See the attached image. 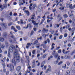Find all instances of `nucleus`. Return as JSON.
<instances>
[{"label": "nucleus", "instance_id": "11", "mask_svg": "<svg viewBox=\"0 0 75 75\" xmlns=\"http://www.w3.org/2000/svg\"><path fill=\"white\" fill-rule=\"evenodd\" d=\"M66 75H71L70 71L69 70H67L66 72Z\"/></svg>", "mask_w": 75, "mask_h": 75}, {"label": "nucleus", "instance_id": "60", "mask_svg": "<svg viewBox=\"0 0 75 75\" xmlns=\"http://www.w3.org/2000/svg\"><path fill=\"white\" fill-rule=\"evenodd\" d=\"M65 50L64 49H63L62 50V52L63 53V54H64L65 52Z\"/></svg>", "mask_w": 75, "mask_h": 75}, {"label": "nucleus", "instance_id": "15", "mask_svg": "<svg viewBox=\"0 0 75 75\" xmlns=\"http://www.w3.org/2000/svg\"><path fill=\"white\" fill-rule=\"evenodd\" d=\"M25 12L27 14V15L28 16H29L30 15V12H29V11H25Z\"/></svg>", "mask_w": 75, "mask_h": 75}, {"label": "nucleus", "instance_id": "56", "mask_svg": "<svg viewBox=\"0 0 75 75\" xmlns=\"http://www.w3.org/2000/svg\"><path fill=\"white\" fill-rule=\"evenodd\" d=\"M61 24V23H60L59 24H56V25H57V27H59V25Z\"/></svg>", "mask_w": 75, "mask_h": 75}, {"label": "nucleus", "instance_id": "49", "mask_svg": "<svg viewBox=\"0 0 75 75\" xmlns=\"http://www.w3.org/2000/svg\"><path fill=\"white\" fill-rule=\"evenodd\" d=\"M5 47V46H4V45H2L1 46V48H4Z\"/></svg>", "mask_w": 75, "mask_h": 75}, {"label": "nucleus", "instance_id": "30", "mask_svg": "<svg viewBox=\"0 0 75 75\" xmlns=\"http://www.w3.org/2000/svg\"><path fill=\"white\" fill-rule=\"evenodd\" d=\"M67 36H68V34L66 33H65L64 34V37H65V38H66V37H67Z\"/></svg>", "mask_w": 75, "mask_h": 75}, {"label": "nucleus", "instance_id": "61", "mask_svg": "<svg viewBox=\"0 0 75 75\" xmlns=\"http://www.w3.org/2000/svg\"><path fill=\"white\" fill-rule=\"evenodd\" d=\"M3 68L4 69V68H5V67H6V65H5V64H3Z\"/></svg>", "mask_w": 75, "mask_h": 75}, {"label": "nucleus", "instance_id": "63", "mask_svg": "<svg viewBox=\"0 0 75 75\" xmlns=\"http://www.w3.org/2000/svg\"><path fill=\"white\" fill-rule=\"evenodd\" d=\"M35 13H33L32 15V17H35Z\"/></svg>", "mask_w": 75, "mask_h": 75}, {"label": "nucleus", "instance_id": "20", "mask_svg": "<svg viewBox=\"0 0 75 75\" xmlns=\"http://www.w3.org/2000/svg\"><path fill=\"white\" fill-rule=\"evenodd\" d=\"M54 45H55V44L54 43H52V48H51V50H52L54 48Z\"/></svg>", "mask_w": 75, "mask_h": 75}, {"label": "nucleus", "instance_id": "42", "mask_svg": "<svg viewBox=\"0 0 75 75\" xmlns=\"http://www.w3.org/2000/svg\"><path fill=\"white\" fill-rule=\"evenodd\" d=\"M25 57L27 59V60H28V59H29V56H25Z\"/></svg>", "mask_w": 75, "mask_h": 75}, {"label": "nucleus", "instance_id": "19", "mask_svg": "<svg viewBox=\"0 0 75 75\" xmlns=\"http://www.w3.org/2000/svg\"><path fill=\"white\" fill-rule=\"evenodd\" d=\"M47 54H44L42 56V58L43 59H44L47 57Z\"/></svg>", "mask_w": 75, "mask_h": 75}, {"label": "nucleus", "instance_id": "44", "mask_svg": "<svg viewBox=\"0 0 75 75\" xmlns=\"http://www.w3.org/2000/svg\"><path fill=\"white\" fill-rule=\"evenodd\" d=\"M13 16H15V17H16V16H17V13H14Z\"/></svg>", "mask_w": 75, "mask_h": 75}, {"label": "nucleus", "instance_id": "1", "mask_svg": "<svg viewBox=\"0 0 75 75\" xmlns=\"http://www.w3.org/2000/svg\"><path fill=\"white\" fill-rule=\"evenodd\" d=\"M15 59H12L11 62L13 64H14V66H16L17 63L16 62H19L20 61V57L19 56H17L16 55V57H14Z\"/></svg>", "mask_w": 75, "mask_h": 75}, {"label": "nucleus", "instance_id": "31", "mask_svg": "<svg viewBox=\"0 0 75 75\" xmlns=\"http://www.w3.org/2000/svg\"><path fill=\"white\" fill-rule=\"evenodd\" d=\"M12 24H13V23L10 22V23H8V25L9 26H11V25Z\"/></svg>", "mask_w": 75, "mask_h": 75}, {"label": "nucleus", "instance_id": "24", "mask_svg": "<svg viewBox=\"0 0 75 75\" xmlns=\"http://www.w3.org/2000/svg\"><path fill=\"white\" fill-rule=\"evenodd\" d=\"M34 31L32 30L30 33V36H31V35H33L34 34Z\"/></svg>", "mask_w": 75, "mask_h": 75}, {"label": "nucleus", "instance_id": "48", "mask_svg": "<svg viewBox=\"0 0 75 75\" xmlns=\"http://www.w3.org/2000/svg\"><path fill=\"white\" fill-rule=\"evenodd\" d=\"M32 64H35V60H33Z\"/></svg>", "mask_w": 75, "mask_h": 75}, {"label": "nucleus", "instance_id": "12", "mask_svg": "<svg viewBox=\"0 0 75 75\" xmlns=\"http://www.w3.org/2000/svg\"><path fill=\"white\" fill-rule=\"evenodd\" d=\"M20 69H21V67L20 66H18L16 68V70L18 71V72H19L20 71Z\"/></svg>", "mask_w": 75, "mask_h": 75}, {"label": "nucleus", "instance_id": "57", "mask_svg": "<svg viewBox=\"0 0 75 75\" xmlns=\"http://www.w3.org/2000/svg\"><path fill=\"white\" fill-rule=\"evenodd\" d=\"M60 48V47L59 46L57 48H56V50H59V49Z\"/></svg>", "mask_w": 75, "mask_h": 75}, {"label": "nucleus", "instance_id": "4", "mask_svg": "<svg viewBox=\"0 0 75 75\" xmlns=\"http://www.w3.org/2000/svg\"><path fill=\"white\" fill-rule=\"evenodd\" d=\"M33 6V4H30V6H29V9L30 10H34V9L35 8V7H36V5L35 4H33V6L32 7L31 6Z\"/></svg>", "mask_w": 75, "mask_h": 75}, {"label": "nucleus", "instance_id": "13", "mask_svg": "<svg viewBox=\"0 0 75 75\" xmlns=\"http://www.w3.org/2000/svg\"><path fill=\"white\" fill-rule=\"evenodd\" d=\"M28 65L29 66L28 67V68L29 69L30 71H31V67L30 65L29 62L28 63Z\"/></svg>", "mask_w": 75, "mask_h": 75}, {"label": "nucleus", "instance_id": "21", "mask_svg": "<svg viewBox=\"0 0 75 75\" xmlns=\"http://www.w3.org/2000/svg\"><path fill=\"white\" fill-rule=\"evenodd\" d=\"M43 46V48H46V47H47L46 44H42V45H41V46Z\"/></svg>", "mask_w": 75, "mask_h": 75}, {"label": "nucleus", "instance_id": "51", "mask_svg": "<svg viewBox=\"0 0 75 75\" xmlns=\"http://www.w3.org/2000/svg\"><path fill=\"white\" fill-rule=\"evenodd\" d=\"M67 67V64H65V66H63V68H66Z\"/></svg>", "mask_w": 75, "mask_h": 75}, {"label": "nucleus", "instance_id": "27", "mask_svg": "<svg viewBox=\"0 0 75 75\" xmlns=\"http://www.w3.org/2000/svg\"><path fill=\"white\" fill-rule=\"evenodd\" d=\"M58 31V30H57L56 31L55 33L54 34V35H57V36H58V35L59 34L58 33L57 34V33Z\"/></svg>", "mask_w": 75, "mask_h": 75}, {"label": "nucleus", "instance_id": "32", "mask_svg": "<svg viewBox=\"0 0 75 75\" xmlns=\"http://www.w3.org/2000/svg\"><path fill=\"white\" fill-rule=\"evenodd\" d=\"M48 71L49 72H51V71H50V70H49V69H47L46 70V71H45V73H48Z\"/></svg>", "mask_w": 75, "mask_h": 75}, {"label": "nucleus", "instance_id": "62", "mask_svg": "<svg viewBox=\"0 0 75 75\" xmlns=\"http://www.w3.org/2000/svg\"><path fill=\"white\" fill-rule=\"evenodd\" d=\"M70 52L69 50L68 51H66V52H65V53L64 54H67V53H68V52Z\"/></svg>", "mask_w": 75, "mask_h": 75}, {"label": "nucleus", "instance_id": "45", "mask_svg": "<svg viewBox=\"0 0 75 75\" xmlns=\"http://www.w3.org/2000/svg\"><path fill=\"white\" fill-rule=\"evenodd\" d=\"M20 21H21V22H20L21 24H23V20L21 19Z\"/></svg>", "mask_w": 75, "mask_h": 75}, {"label": "nucleus", "instance_id": "2", "mask_svg": "<svg viewBox=\"0 0 75 75\" xmlns=\"http://www.w3.org/2000/svg\"><path fill=\"white\" fill-rule=\"evenodd\" d=\"M16 47L15 46L13 45H11V46L9 47V51H8V57L9 58H11V54H10V52H14L15 50Z\"/></svg>", "mask_w": 75, "mask_h": 75}, {"label": "nucleus", "instance_id": "6", "mask_svg": "<svg viewBox=\"0 0 75 75\" xmlns=\"http://www.w3.org/2000/svg\"><path fill=\"white\" fill-rule=\"evenodd\" d=\"M0 24L1 25V26H4V27L5 28H7V25L6 23H2Z\"/></svg>", "mask_w": 75, "mask_h": 75}, {"label": "nucleus", "instance_id": "18", "mask_svg": "<svg viewBox=\"0 0 75 75\" xmlns=\"http://www.w3.org/2000/svg\"><path fill=\"white\" fill-rule=\"evenodd\" d=\"M45 18H43L42 20L41 21V22H40V25H41L42 24V23H44V21H45Z\"/></svg>", "mask_w": 75, "mask_h": 75}, {"label": "nucleus", "instance_id": "29", "mask_svg": "<svg viewBox=\"0 0 75 75\" xmlns=\"http://www.w3.org/2000/svg\"><path fill=\"white\" fill-rule=\"evenodd\" d=\"M62 63H63V62L61 61L58 63V65H60L62 64Z\"/></svg>", "mask_w": 75, "mask_h": 75}, {"label": "nucleus", "instance_id": "37", "mask_svg": "<svg viewBox=\"0 0 75 75\" xmlns=\"http://www.w3.org/2000/svg\"><path fill=\"white\" fill-rule=\"evenodd\" d=\"M43 31H45V32L47 31H48V29H45V28H44L43 30Z\"/></svg>", "mask_w": 75, "mask_h": 75}, {"label": "nucleus", "instance_id": "55", "mask_svg": "<svg viewBox=\"0 0 75 75\" xmlns=\"http://www.w3.org/2000/svg\"><path fill=\"white\" fill-rule=\"evenodd\" d=\"M9 74V71H7L6 73V75H8Z\"/></svg>", "mask_w": 75, "mask_h": 75}, {"label": "nucleus", "instance_id": "22", "mask_svg": "<svg viewBox=\"0 0 75 75\" xmlns=\"http://www.w3.org/2000/svg\"><path fill=\"white\" fill-rule=\"evenodd\" d=\"M4 41V38H1L0 39V41L1 42H3Z\"/></svg>", "mask_w": 75, "mask_h": 75}, {"label": "nucleus", "instance_id": "47", "mask_svg": "<svg viewBox=\"0 0 75 75\" xmlns=\"http://www.w3.org/2000/svg\"><path fill=\"white\" fill-rule=\"evenodd\" d=\"M67 64L68 66H69V65H70V63H69V62H67Z\"/></svg>", "mask_w": 75, "mask_h": 75}, {"label": "nucleus", "instance_id": "25", "mask_svg": "<svg viewBox=\"0 0 75 75\" xmlns=\"http://www.w3.org/2000/svg\"><path fill=\"white\" fill-rule=\"evenodd\" d=\"M32 53L33 55H35V50H33L32 52Z\"/></svg>", "mask_w": 75, "mask_h": 75}, {"label": "nucleus", "instance_id": "16", "mask_svg": "<svg viewBox=\"0 0 75 75\" xmlns=\"http://www.w3.org/2000/svg\"><path fill=\"white\" fill-rule=\"evenodd\" d=\"M7 67H8V68H11V67H12V65L11 64H8L7 65Z\"/></svg>", "mask_w": 75, "mask_h": 75}, {"label": "nucleus", "instance_id": "53", "mask_svg": "<svg viewBox=\"0 0 75 75\" xmlns=\"http://www.w3.org/2000/svg\"><path fill=\"white\" fill-rule=\"evenodd\" d=\"M10 68V70L11 72H12L13 71V68H12L11 67L9 68Z\"/></svg>", "mask_w": 75, "mask_h": 75}, {"label": "nucleus", "instance_id": "38", "mask_svg": "<svg viewBox=\"0 0 75 75\" xmlns=\"http://www.w3.org/2000/svg\"><path fill=\"white\" fill-rule=\"evenodd\" d=\"M75 53V50H74L71 53V55H74V54Z\"/></svg>", "mask_w": 75, "mask_h": 75}, {"label": "nucleus", "instance_id": "3", "mask_svg": "<svg viewBox=\"0 0 75 75\" xmlns=\"http://www.w3.org/2000/svg\"><path fill=\"white\" fill-rule=\"evenodd\" d=\"M2 6L3 7H2V5L0 3V8H1V11H2L3 9H4V8H7V4H3L2 5Z\"/></svg>", "mask_w": 75, "mask_h": 75}, {"label": "nucleus", "instance_id": "7", "mask_svg": "<svg viewBox=\"0 0 75 75\" xmlns=\"http://www.w3.org/2000/svg\"><path fill=\"white\" fill-rule=\"evenodd\" d=\"M31 45H32V43H28L27 44V45L26 46V48H28L30 46H31Z\"/></svg>", "mask_w": 75, "mask_h": 75}, {"label": "nucleus", "instance_id": "17", "mask_svg": "<svg viewBox=\"0 0 75 75\" xmlns=\"http://www.w3.org/2000/svg\"><path fill=\"white\" fill-rule=\"evenodd\" d=\"M63 17L64 18H67L68 17V16L67 15V14H65L63 15Z\"/></svg>", "mask_w": 75, "mask_h": 75}, {"label": "nucleus", "instance_id": "23", "mask_svg": "<svg viewBox=\"0 0 75 75\" xmlns=\"http://www.w3.org/2000/svg\"><path fill=\"white\" fill-rule=\"evenodd\" d=\"M16 27L18 29V30H21V28H20V26H16Z\"/></svg>", "mask_w": 75, "mask_h": 75}, {"label": "nucleus", "instance_id": "8", "mask_svg": "<svg viewBox=\"0 0 75 75\" xmlns=\"http://www.w3.org/2000/svg\"><path fill=\"white\" fill-rule=\"evenodd\" d=\"M57 18H59V21H60V20H61L62 19V17H61V16L60 14H59L57 15Z\"/></svg>", "mask_w": 75, "mask_h": 75}, {"label": "nucleus", "instance_id": "59", "mask_svg": "<svg viewBox=\"0 0 75 75\" xmlns=\"http://www.w3.org/2000/svg\"><path fill=\"white\" fill-rule=\"evenodd\" d=\"M65 57H66V59H68V58H69V56H65Z\"/></svg>", "mask_w": 75, "mask_h": 75}, {"label": "nucleus", "instance_id": "58", "mask_svg": "<svg viewBox=\"0 0 75 75\" xmlns=\"http://www.w3.org/2000/svg\"><path fill=\"white\" fill-rule=\"evenodd\" d=\"M33 30L34 31H37V28H33Z\"/></svg>", "mask_w": 75, "mask_h": 75}, {"label": "nucleus", "instance_id": "10", "mask_svg": "<svg viewBox=\"0 0 75 75\" xmlns=\"http://www.w3.org/2000/svg\"><path fill=\"white\" fill-rule=\"evenodd\" d=\"M3 37L4 38H6L7 37V34L6 32H4L3 33Z\"/></svg>", "mask_w": 75, "mask_h": 75}, {"label": "nucleus", "instance_id": "34", "mask_svg": "<svg viewBox=\"0 0 75 75\" xmlns=\"http://www.w3.org/2000/svg\"><path fill=\"white\" fill-rule=\"evenodd\" d=\"M61 49H60L58 51H57V52L59 54H61Z\"/></svg>", "mask_w": 75, "mask_h": 75}, {"label": "nucleus", "instance_id": "40", "mask_svg": "<svg viewBox=\"0 0 75 75\" xmlns=\"http://www.w3.org/2000/svg\"><path fill=\"white\" fill-rule=\"evenodd\" d=\"M47 41L48 44H50V39H49L48 38H47Z\"/></svg>", "mask_w": 75, "mask_h": 75}, {"label": "nucleus", "instance_id": "26", "mask_svg": "<svg viewBox=\"0 0 75 75\" xmlns=\"http://www.w3.org/2000/svg\"><path fill=\"white\" fill-rule=\"evenodd\" d=\"M59 10H64V6L61 7L60 8H59Z\"/></svg>", "mask_w": 75, "mask_h": 75}, {"label": "nucleus", "instance_id": "5", "mask_svg": "<svg viewBox=\"0 0 75 75\" xmlns=\"http://www.w3.org/2000/svg\"><path fill=\"white\" fill-rule=\"evenodd\" d=\"M52 55L54 56L55 58H57L59 56V55L58 54V53L57 52H55V50L53 51L52 52Z\"/></svg>", "mask_w": 75, "mask_h": 75}, {"label": "nucleus", "instance_id": "14", "mask_svg": "<svg viewBox=\"0 0 75 75\" xmlns=\"http://www.w3.org/2000/svg\"><path fill=\"white\" fill-rule=\"evenodd\" d=\"M38 42V40H36L33 43L32 45H35V44H37Z\"/></svg>", "mask_w": 75, "mask_h": 75}, {"label": "nucleus", "instance_id": "54", "mask_svg": "<svg viewBox=\"0 0 75 75\" xmlns=\"http://www.w3.org/2000/svg\"><path fill=\"white\" fill-rule=\"evenodd\" d=\"M9 15L11 16L12 15H13V13H12V12H11L10 13H9Z\"/></svg>", "mask_w": 75, "mask_h": 75}, {"label": "nucleus", "instance_id": "39", "mask_svg": "<svg viewBox=\"0 0 75 75\" xmlns=\"http://www.w3.org/2000/svg\"><path fill=\"white\" fill-rule=\"evenodd\" d=\"M5 45L7 47H8V46L9 45V44H8V42H6L5 43Z\"/></svg>", "mask_w": 75, "mask_h": 75}, {"label": "nucleus", "instance_id": "41", "mask_svg": "<svg viewBox=\"0 0 75 75\" xmlns=\"http://www.w3.org/2000/svg\"><path fill=\"white\" fill-rule=\"evenodd\" d=\"M59 39H60V40H61V39H62V35H60V36L59 37Z\"/></svg>", "mask_w": 75, "mask_h": 75}, {"label": "nucleus", "instance_id": "33", "mask_svg": "<svg viewBox=\"0 0 75 75\" xmlns=\"http://www.w3.org/2000/svg\"><path fill=\"white\" fill-rule=\"evenodd\" d=\"M53 58V56L51 55L50 57H49L48 60H50L51 58Z\"/></svg>", "mask_w": 75, "mask_h": 75}, {"label": "nucleus", "instance_id": "64", "mask_svg": "<svg viewBox=\"0 0 75 75\" xmlns=\"http://www.w3.org/2000/svg\"><path fill=\"white\" fill-rule=\"evenodd\" d=\"M32 71L33 72H35V70L33 69L32 70Z\"/></svg>", "mask_w": 75, "mask_h": 75}, {"label": "nucleus", "instance_id": "35", "mask_svg": "<svg viewBox=\"0 0 75 75\" xmlns=\"http://www.w3.org/2000/svg\"><path fill=\"white\" fill-rule=\"evenodd\" d=\"M35 64H33L32 66V68H35Z\"/></svg>", "mask_w": 75, "mask_h": 75}, {"label": "nucleus", "instance_id": "46", "mask_svg": "<svg viewBox=\"0 0 75 75\" xmlns=\"http://www.w3.org/2000/svg\"><path fill=\"white\" fill-rule=\"evenodd\" d=\"M15 28H14V27L13 26H12L11 28V30H13L15 29Z\"/></svg>", "mask_w": 75, "mask_h": 75}, {"label": "nucleus", "instance_id": "52", "mask_svg": "<svg viewBox=\"0 0 75 75\" xmlns=\"http://www.w3.org/2000/svg\"><path fill=\"white\" fill-rule=\"evenodd\" d=\"M13 30L15 32H16V33L18 31V30H17V29L15 28Z\"/></svg>", "mask_w": 75, "mask_h": 75}, {"label": "nucleus", "instance_id": "43", "mask_svg": "<svg viewBox=\"0 0 75 75\" xmlns=\"http://www.w3.org/2000/svg\"><path fill=\"white\" fill-rule=\"evenodd\" d=\"M72 25L73 27L75 26V21L73 22L72 23Z\"/></svg>", "mask_w": 75, "mask_h": 75}, {"label": "nucleus", "instance_id": "50", "mask_svg": "<svg viewBox=\"0 0 75 75\" xmlns=\"http://www.w3.org/2000/svg\"><path fill=\"white\" fill-rule=\"evenodd\" d=\"M57 61H58V60H60V56H59L58 57H57Z\"/></svg>", "mask_w": 75, "mask_h": 75}, {"label": "nucleus", "instance_id": "28", "mask_svg": "<svg viewBox=\"0 0 75 75\" xmlns=\"http://www.w3.org/2000/svg\"><path fill=\"white\" fill-rule=\"evenodd\" d=\"M48 67L49 68L47 69H49L50 71H51V66H50V65H48Z\"/></svg>", "mask_w": 75, "mask_h": 75}, {"label": "nucleus", "instance_id": "36", "mask_svg": "<svg viewBox=\"0 0 75 75\" xmlns=\"http://www.w3.org/2000/svg\"><path fill=\"white\" fill-rule=\"evenodd\" d=\"M70 27H71V25H67L66 26V28H69Z\"/></svg>", "mask_w": 75, "mask_h": 75}, {"label": "nucleus", "instance_id": "9", "mask_svg": "<svg viewBox=\"0 0 75 75\" xmlns=\"http://www.w3.org/2000/svg\"><path fill=\"white\" fill-rule=\"evenodd\" d=\"M32 23L33 24V25H36L38 26V23H36V22L35 21H34V20H32Z\"/></svg>", "mask_w": 75, "mask_h": 75}]
</instances>
